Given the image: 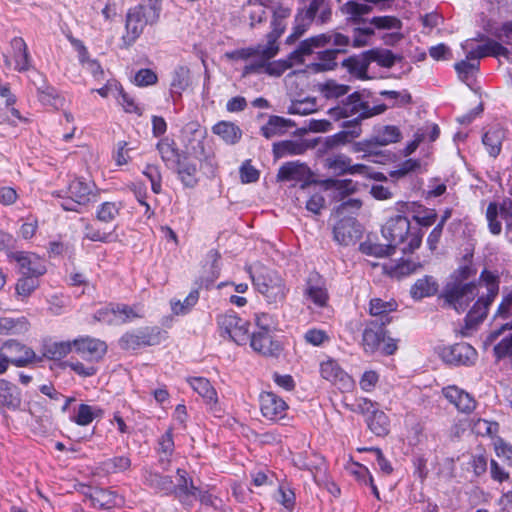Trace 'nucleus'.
I'll return each mask as SVG.
<instances>
[{
    "mask_svg": "<svg viewBox=\"0 0 512 512\" xmlns=\"http://www.w3.org/2000/svg\"><path fill=\"white\" fill-rule=\"evenodd\" d=\"M314 147V144L305 140H284L273 144V154L275 158L286 156L303 155L308 149Z\"/></svg>",
    "mask_w": 512,
    "mask_h": 512,
    "instance_id": "c85d7f7f",
    "label": "nucleus"
},
{
    "mask_svg": "<svg viewBox=\"0 0 512 512\" xmlns=\"http://www.w3.org/2000/svg\"><path fill=\"white\" fill-rule=\"evenodd\" d=\"M463 261L464 263L453 271L447 281L456 283H469L470 281L468 280L476 275L477 270L472 264V255H465L463 257Z\"/></svg>",
    "mask_w": 512,
    "mask_h": 512,
    "instance_id": "603ef678",
    "label": "nucleus"
},
{
    "mask_svg": "<svg viewBox=\"0 0 512 512\" xmlns=\"http://www.w3.org/2000/svg\"><path fill=\"white\" fill-rule=\"evenodd\" d=\"M399 211L401 213L413 212V219L419 226L430 227L437 220V213L434 209L422 208L421 205L415 203H399Z\"/></svg>",
    "mask_w": 512,
    "mask_h": 512,
    "instance_id": "7c9ffc66",
    "label": "nucleus"
},
{
    "mask_svg": "<svg viewBox=\"0 0 512 512\" xmlns=\"http://www.w3.org/2000/svg\"><path fill=\"white\" fill-rule=\"evenodd\" d=\"M439 284L437 280L430 275H425L423 278L418 279L410 289V295L415 300H421L426 297H431L437 294Z\"/></svg>",
    "mask_w": 512,
    "mask_h": 512,
    "instance_id": "2f4dec72",
    "label": "nucleus"
},
{
    "mask_svg": "<svg viewBox=\"0 0 512 512\" xmlns=\"http://www.w3.org/2000/svg\"><path fill=\"white\" fill-rule=\"evenodd\" d=\"M477 295L476 281L456 283L447 281L438 295L443 308H451L457 313H463Z\"/></svg>",
    "mask_w": 512,
    "mask_h": 512,
    "instance_id": "423d86ee",
    "label": "nucleus"
},
{
    "mask_svg": "<svg viewBox=\"0 0 512 512\" xmlns=\"http://www.w3.org/2000/svg\"><path fill=\"white\" fill-rule=\"evenodd\" d=\"M252 280L256 289L268 302L277 303L286 298L288 289L277 272L263 267L252 276Z\"/></svg>",
    "mask_w": 512,
    "mask_h": 512,
    "instance_id": "6e6552de",
    "label": "nucleus"
},
{
    "mask_svg": "<svg viewBox=\"0 0 512 512\" xmlns=\"http://www.w3.org/2000/svg\"><path fill=\"white\" fill-rule=\"evenodd\" d=\"M395 250L389 242L388 244H380L368 240L360 244V251L369 256L386 257L393 255Z\"/></svg>",
    "mask_w": 512,
    "mask_h": 512,
    "instance_id": "13d9d810",
    "label": "nucleus"
},
{
    "mask_svg": "<svg viewBox=\"0 0 512 512\" xmlns=\"http://www.w3.org/2000/svg\"><path fill=\"white\" fill-rule=\"evenodd\" d=\"M13 50V58L15 61L14 69L18 72H24L30 68V55L27 45L23 38L14 37L10 42Z\"/></svg>",
    "mask_w": 512,
    "mask_h": 512,
    "instance_id": "c9c22d12",
    "label": "nucleus"
},
{
    "mask_svg": "<svg viewBox=\"0 0 512 512\" xmlns=\"http://www.w3.org/2000/svg\"><path fill=\"white\" fill-rule=\"evenodd\" d=\"M177 483L171 489V493L180 501L184 506L191 507L194 501L197 500L198 487L193 483L192 478L186 470L177 469Z\"/></svg>",
    "mask_w": 512,
    "mask_h": 512,
    "instance_id": "6ab92c4d",
    "label": "nucleus"
},
{
    "mask_svg": "<svg viewBox=\"0 0 512 512\" xmlns=\"http://www.w3.org/2000/svg\"><path fill=\"white\" fill-rule=\"evenodd\" d=\"M334 240L344 246L355 244L362 236V228L353 217H343L333 229Z\"/></svg>",
    "mask_w": 512,
    "mask_h": 512,
    "instance_id": "f3484780",
    "label": "nucleus"
},
{
    "mask_svg": "<svg viewBox=\"0 0 512 512\" xmlns=\"http://www.w3.org/2000/svg\"><path fill=\"white\" fill-rule=\"evenodd\" d=\"M217 324L221 335H227L238 345L246 343L249 339V322L240 318L234 311H228L225 314L218 315Z\"/></svg>",
    "mask_w": 512,
    "mask_h": 512,
    "instance_id": "9d476101",
    "label": "nucleus"
},
{
    "mask_svg": "<svg viewBox=\"0 0 512 512\" xmlns=\"http://www.w3.org/2000/svg\"><path fill=\"white\" fill-rule=\"evenodd\" d=\"M29 329V322L25 317L9 318L0 317V334H21L27 332Z\"/></svg>",
    "mask_w": 512,
    "mask_h": 512,
    "instance_id": "6e6d98bb",
    "label": "nucleus"
},
{
    "mask_svg": "<svg viewBox=\"0 0 512 512\" xmlns=\"http://www.w3.org/2000/svg\"><path fill=\"white\" fill-rule=\"evenodd\" d=\"M174 167L177 174L185 187L193 188L197 185L198 179L196 177L197 167L195 163L188 161V156L185 153Z\"/></svg>",
    "mask_w": 512,
    "mask_h": 512,
    "instance_id": "e433bc0d",
    "label": "nucleus"
},
{
    "mask_svg": "<svg viewBox=\"0 0 512 512\" xmlns=\"http://www.w3.org/2000/svg\"><path fill=\"white\" fill-rule=\"evenodd\" d=\"M366 55L369 57L370 63L376 62L379 66L385 68H391L397 60L401 59L388 49H371L366 51Z\"/></svg>",
    "mask_w": 512,
    "mask_h": 512,
    "instance_id": "5fc2aeb1",
    "label": "nucleus"
},
{
    "mask_svg": "<svg viewBox=\"0 0 512 512\" xmlns=\"http://www.w3.org/2000/svg\"><path fill=\"white\" fill-rule=\"evenodd\" d=\"M509 54V50L500 42L487 38L485 44L479 45L476 49L469 51L466 55V59L478 61L487 56L508 58Z\"/></svg>",
    "mask_w": 512,
    "mask_h": 512,
    "instance_id": "bb28decb",
    "label": "nucleus"
},
{
    "mask_svg": "<svg viewBox=\"0 0 512 512\" xmlns=\"http://www.w3.org/2000/svg\"><path fill=\"white\" fill-rule=\"evenodd\" d=\"M383 237L403 254H411L422 243L424 233L418 227H411L409 219L399 214L387 220L381 229Z\"/></svg>",
    "mask_w": 512,
    "mask_h": 512,
    "instance_id": "f03ea898",
    "label": "nucleus"
},
{
    "mask_svg": "<svg viewBox=\"0 0 512 512\" xmlns=\"http://www.w3.org/2000/svg\"><path fill=\"white\" fill-rule=\"evenodd\" d=\"M20 406L21 392L19 388L5 379H0V409L17 410Z\"/></svg>",
    "mask_w": 512,
    "mask_h": 512,
    "instance_id": "c756f323",
    "label": "nucleus"
},
{
    "mask_svg": "<svg viewBox=\"0 0 512 512\" xmlns=\"http://www.w3.org/2000/svg\"><path fill=\"white\" fill-rule=\"evenodd\" d=\"M388 109V105L379 104L370 106L364 100L363 93L355 91L348 94L336 106L328 110V115L335 121L343 118L354 117L352 120L344 121L342 128L361 127V122L365 119L384 113Z\"/></svg>",
    "mask_w": 512,
    "mask_h": 512,
    "instance_id": "f257e3e1",
    "label": "nucleus"
},
{
    "mask_svg": "<svg viewBox=\"0 0 512 512\" xmlns=\"http://www.w3.org/2000/svg\"><path fill=\"white\" fill-rule=\"evenodd\" d=\"M372 10L371 5L356 1H348L341 7V11L346 16L347 21L354 24L364 23V16L371 13Z\"/></svg>",
    "mask_w": 512,
    "mask_h": 512,
    "instance_id": "ea45409f",
    "label": "nucleus"
},
{
    "mask_svg": "<svg viewBox=\"0 0 512 512\" xmlns=\"http://www.w3.org/2000/svg\"><path fill=\"white\" fill-rule=\"evenodd\" d=\"M320 373L323 379L338 385L340 389H350L353 385L352 378L332 359L322 362Z\"/></svg>",
    "mask_w": 512,
    "mask_h": 512,
    "instance_id": "b1692460",
    "label": "nucleus"
},
{
    "mask_svg": "<svg viewBox=\"0 0 512 512\" xmlns=\"http://www.w3.org/2000/svg\"><path fill=\"white\" fill-rule=\"evenodd\" d=\"M351 158L345 154H334L324 159V167L336 176L346 175L350 168Z\"/></svg>",
    "mask_w": 512,
    "mask_h": 512,
    "instance_id": "864d4df0",
    "label": "nucleus"
},
{
    "mask_svg": "<svg viewBox=\"0 0 512 512\" xmlns=\"http://www.w3.org/2000/svg\"><path fill=\"white\" fill-rule=\"evenodd\" d=\"M31 81L36 87L39 101L44 105L54 106L58 99V94L56 89L47 83L45 77L36 72L35 78H32Z\"/></svg>",
    "mask_w": 512,
    "mask_h": 512,
    "instance_id": "4c0bfd02",
    "label": "nucleus"
},
{
    "mask_svg": "<svg viewBox=\"0 0 512 512\" xmlns=\"http://www.w3.org/2000/svg\"><path fill=\"white\" fill-rule=\"evenodd\" d=\"M187 381L192 389L197 392L207 404L212 405L217 403V392L208 379L204 377H191L188 378Z\"/></svg>",
    "mask_w": 512,
    "mask_h": 512,
    "instance_id": "79ce46f5",
    "label": "nucleus"
},
{
    "mask_svg": "<svg viewBox=\"0 0 512 512\" xmlns=\"http://www.w3.org/2000/svg\"><path fill=\"white\" fill-rule=\"evenodd\" d=\"M85 495L91 500L92 505L98 509H111L124 503L123 497L111 489L89 487Z\"/></svg>",
    "mask_w": 512,
    "mask_h": 512,
    "instance_id": "5701e85b",
    "label": "nucleus"
},
{
    "mask_svg": "<svg viewBox=\"0 0 512 512\" xmlns=\"http://www.w3.org/2000/svg\"><path fill=\"white\" fill-rule=\"evenodd\" d=\"M67 194L62 196L59 192H55L53 196L59 199L58 204L63 210L80 213L82 207L97 202L99 191L94 182L77 177L70 181Z\"/></svg>",
    "mask_w": 512,
    "mask_h": 512,
    "instance_id": "39448f33",
    "label": "nucleus"
},
{
    "mask_svg": "<svg viewBox=\"0 0 512 512\" xmlns=\"http://www.w3.org/2000/svg\"><path fill=\"white\" fill-rule=\"evenodd\" d=\"M385 322L371 320L366 322L362 333V347L366 353L377 351L382 342L385 341L386 329Z\"/></svg>",
    "mask_w": 512,
    "mask_h": 512,
    "instance_id": "412c9836",
    "label": "nucleus"
},
{
    "mask_svg": "<svg viewBox=\"0 0 512 512\" xmlns=\"http://www.w3.org/2000/svg\"><path fill=\"white\" fill-rule=\"evenodd\" d=\"M501 215L508 229H512V198H506L498 207L497 203L491 202L486 211L489 230L492 234L498 235L502 230L498 215Z\"/></svg>",
    "mask_w": 512,
    "mask_h": 512,
    "instance_id": "dca6fc26",
    "label": "nucleus"
},
{
    "mask_svg": "<svg viewBox=\"0 0 512 512\" xmlns=\"http://www.w3.org/2000/svg\"><path fill=\"white\" fill-rule=\"evenodd\" d=\"M190 71L184 66L177 67L172 74L171 93L181 95V93L189 86Z\"/></svg>",
    "mask_w": 512,
    "mask_h": 512,
    "instance_id": "bf43d9fd",
    "label": "nucleus"
},
{
    "mask_svg": "<svg viewBox=\"0 0 512 512\" xmlns=\"http://www.w3.org/2000/svg\"><path fill=\"white\" fill-rule=\"evenodd\" d=\"M304 300L323 308L329 301V293L325 279L316 271L309 273L303 288Z\"/></svg>",
    "mask_w": 512,
    "mask_h": 512,
    "instance_id": "4468645a",
    "label": "nucleus"
},
{
    "mask_svg": "<svg viewBox=\"0 0 512 512\" xmlns=\"http://www.w3.org/2000/svg\"><path fill=\"white\" fill-rule=\"evenodd\" d=\"M438 354L445 363L453 366H472L478 357L476 349L466 342L439 348Z\"/></svg>",
    "mask_w": 512,
    "mask_h": 512,
    "instance_id": "f8f14e48",
    "label": "nucleus"
},
{
    "mask_svg": "<svg viewBox=\"0 0 512 512\" xmlns=\"http://www.w3.org/2000/svg\"><path fill=\"white\" fill-rule=\"evenodd\" d=\"M397 304L395 302L383 301L380 298H374L370 301L369 312L372 316L377 317L375 320L389 324L392 318L389 313L396 310Z\"/></svg>",
    "mask_w": 512,
    "mask_h": 512,
    "instance_id": "a18cd8bd",
    "label": "nucleus"
},
{
    "mask_svg": "<svg viewBox=\"0 0 512 512\" xmlns=\"http://www.w3.org/2000/svg\"><path fill=\"white\" fill-rule=\"evenodd\" d=\"M115 229L106 231L96 224L87 223L84 229V238L93 242L108 243L112 241Z\"/></svg>",
    "mask_w": 512,
    "mask_h": 512,
    "instance_id": "680f3d73",
    "label": "nucleus"
},
{
    "mask_svg": "<svg viewBox=\"0 0 512 512\" xmlns=\"http://www.w3.org/2000/svg\"><path fill=\"white\" fill-rule=\"evenodd\" d=\"M318 90L325 99L336 100L340 97L348 95L351 87L349 85L339 84L335 80H327L324 83L318 85Z\"/></svg>",
    "mask_w": 512,
    "mask_h": 512,
    "instance_id": "8fccbe9b",
    "label": "nucleus"
},
{
    "mask_svg": "<svg viewBox=\"0 0 512 512\" xmlns=\"http://www.w3.org/2000/svg\"><path fill=\"white\" fill-rule=\"evenodd\" d=\"M7 256L9 261H14L19 265L23 275L42 276L46 273L43 260L33 253L15 251L9 252Z\"/></svg>",
    "mask_w": 512,
    "mask_h": 512,
    "instance_id": "aec40b11",
    "label": "nucleus"
},
{
    "mask_svg": "<svg viewBox=\"0 0 512 512\" xmlns=\"http://www.w3.org/2000/svg\"><path fill=\"white\" fill-rule=\"evenodd\" d=\"M199 299V291L198 289L192 290L188 296L184 299L183 302L181 301H175L171 302L172 311L176 315H184L188 313L191 308L196 305Z\"/></svg>",
    "mask_w": 512,
    "mask_h": 512,
    "instance_id": "69168bd1",
    "label": "nucleus"
},
{
    "mask_svg": "<svg viewBox=\"0 0 512 512\" xmlns=\"http://www.w3.org/2000/svg\"><path fill=\"white\" fill-rule=\"evenodd\" d=\"M160 13L161 0H147L130 8L126 15V34L122 37L125 46H131L146 26L155 25L159 21Z\"/></svg>",
    "mask_w": 512,
    "mask_h": 512,
    "instance_id": "7ed1b4c3",
    "label": "nucleus"
},
{
    "mask_svg": "<svg viewBox=\"0 0 512 512\" xmlns=\"http://www.w3.org/2000/svg\"><path fill=\"white\" fill-rule=\"evenodd\" d=\"M370 65L369 57L366 51L359 54L350 56L342 62V66L354 77L358 79H367V71Z\"/></svg>",
    "mask_w": 512,
    "mask_h": 512,
    "instance_id": "58836bf2",
    "label": "nucleus"
},
{
    "mask_svg": "<svg viewBox=\"0 0 512 512\" xmlns=\"http://www.w3.org/2000/svg\"><path fill=\"white\" fill-rule=\"evenodd\" d=\"M157 150L168 167H174V165L180 161V158L185 153H180V151L175 147L174 141H170L168 138L161 139L157 143Z\"/></svg>",
    "mask_w": 512,
    "mask_h": 512,
    "instance_id": "49530a36",
    "label": "nucleus"
},
{
    "mask_svg": "<svg viewBox=\"0 0 512 512\" xmlns=\"http://www.w3.org/2000/svg\"><path fill=\"white\" fill-rule=\"evenodd\" d=\"M0 354L16 367H26L37 362V355L34 350L14 339L7 340L1 346Z\"/></svg>",
    "mask_w": 512,
    "mask_h": 512,
    "instance_id": "ddd939ff",
    "label": "nucleus"
},
{
    "mask_svg": "<svg viewBox=\"0 0 512 512\" xmlns=\"http://www.w3.org/2000/svg\"><path fill=\"white\" fill-rule=\"evenodd\" d=\"M73 349L88 362H98L107 353V344L97 338L82 336L73 340Z\"/></svg>",
    "mask_w": 512,
    "mask_h": 512,
    "instance_id": "2eb2a0df",
    "label": "nucleus"
},
{
    "mask_svg": "<svg viewBox=\"0 0 512 512\" xmlns=\"http://www.w3.org/2000/svg\"><path fill=\"white\" fill-rule=\"evenodd\" d=\"M38 277L39 276L23 275L19 278L15 286L17 295L23 298L29 297L39 286Z\"/></svg>",
    "mask_w": 512,
    "mask_h": 512,
    "instance_id": "e2e57ef3",
    "label": "nucleus"
},
{
    "mask_svg": "<svg viewBox=\"0 0 512 512\" xmlns=\"http://www.w3.org/2000/svg\"><path fill=\"white\" fill-rule=\"evenodd\" d=\"M212 132L229 145L238 143L242 138L240 127L230 121H219L212 127Z\"/></svg>",
    "mask_w": 512,
    "mask_h": 512,
    "instance_id": "f704fd0d",
    "label": "nucleus"
},
{
    "mask_svg": "<svg viewBox=\"0 0 512 512\" xmlns=\"http://www.w3.org/2000/svg\"><path fill=\"white\" fill-rule=\"evenodd\" d=\"M325 46V36L316 35L300 42L298 47L289 54L293 63H303V57L312 54L314 48Z\"/></svg>",
    "mask_w": 512,
    "mask_h": 512,
    "instance_id": "72a5a7b5",
    "label": "nucleus"
},
{
    "mask_svg": "<svg viewBox=\"0 0 512 512\" xmlns=\"http://www.w3.org/2000/svg\"><path fill=\"white\" fill-rule=\"evenodd\" d=\"M145 484L151 489L165 494H170L171 489L174 488V483L170 476L161 475L153 471L146 472Z\"/></svg>",
    "mask_w": 512,
    "mask_h": 512,
    "instance_id": "09e8293b",
    "label": "nucleus"
},
{
    "mask_svg": "<svg viewBox=\"0 0 512 512\" xmlns=\"http://www.w3.org/2000/svg\"><path fill=\"white\" fill-rule=\"evenodd\" d=\"M346 49L335 48L327 49L318 53V62L311 64V69L314 72H323L333 70L336 66V58L340 53H345Z\"/></svg>",
    "mask_w": 512,
    "mask_h": 512,
    "instance_id": "c03bdc74",
    "label": "nucleus"
},
{
    "mask_svg": "<svg viewBox=\"0 0 512 512\" xmlns=\"http://www.w3.org/2000/svg\"><path fill=\"white\" fill-rule=\"evenodd\" d=\"M444 397L452 403L460 412L470 413L476 407V401L466 391L457 386H448L443 388Z\"/></svg>",
    "mask_w": 512,
    "mask_h": 512,
    "instance_id": "a878e982",
    "label": "nucleus"
},
{
    "mask_svg": "<svg viewBox=\"0 0 512 512\" xmlns=\"http://www.w3.org/2000/svg\"><path fill=\"white\" fill-rule=\"evenodd\" d=\"M494 300L495 299L490 298L488 296L479 297L478 300L471 307V309L468 311V314L474 316V318L477 319L478 321L483 322L484 319L487 317L489 307L491 306Z\"/></svg>",
    "mask_w": 512,
    "mask_h": 512,
    "instance_id": "338daca9",
    "label": "nucleus"
},
{
    "mask_svg": "<svg viewBox=\"0 0 512 512\" xmlns=\"http://www.w3.org/2000/svg\"><path fill=\"white\" fill-rule=\"evenodd\" d=\"M367 424L371 432L378 437H385L390 431L389 418L379 409L368 417Z\"/></svg>",
    "mask_w": 512,
    "mask_h": 512,
    "instance_id": "3c124183",
    "label": "nucleus"
},
{
    "mask_svg": "<svg viewBox=\"0 0 512 512\" xmlns=\"http://www.w3.org/2000/svg\"><path fill=\"white\" fill-rule=\"evenodd\" d=\"M313 176L314 174L307 164L290 161L280 166L276 180L277 182H293V186L299 184L300 189H305L315 182Z\"/></svg>",
    "mask_w": 512,
    "mask_h": 512,
    "instance_id": "9b49d317",
    "label": "nucleus"
},
{
    "mask_svg": "<svg viewBox=\"0 0 512 512\" xmlns=\"http://www.w3.org/2000/svg\"><path fill=\"white\" fill-rule=\"evenodd\" d=\"M301 2L305 6L297 10L293 31L286 39L287 44L296 42L309 29L313 21L322 25L331 19L332 11L328 0H301Z\"/></svg>",
    "mask_w": 512,
    "mask_h": 512,
    "instance_id": "20e7f679",
    "label": "nucleus"
},
{
    "mask_svg": "<svg viewBox=\"0 0 512 512\" xmlns=\"http://www.w3.org/2000/svg\"><path fill=\"white\" fill-rule=\"evenodd\" d=\"M480 281L484 282L487 288L485 296L495 299L499 293V276L494 272L484 269L480 274Z\"/></svg>",
    "mask_w": 512,
    "mask_h": 512,
    "instance_id": "774afa93",
    "label": "nucleus"
},
{
    "mask_svg": "<svg viewBox=\"0 0 512 512\" xmlns=\"http://www.w3.org/2000/svg\"><path fill=\"white\" fill-rule=\"evenodd\" d=\"M279 52V45H266L260 58L254 59L251 63L244 66L242 77L251 74L265 73L269 76L280 77L286 70L294 64L289 58L286 60L271 61Z\"/></svg>",
    "mask_w": 512,
    "mask_h": 512,
    "instance_id": "0eeeda50",
    "label": "nucleus"
},
{
    "mask_svg": "<svg viewBox=\"0 0 512 512\" xmlns=\"http://www.w3.org/2000/svg\"><path fill=\"white\" fill-rule=\"evenodd\" d=\"M371 139L374 146H386L399 142L402 139V133L397 126L386 125L376 129Z\"/></svg>",
    "mask_w": 512,
    "mask_h": 512,
    "instance_id": "a19ab883",
    "label": "nucleus"
},
{
    "mask_svg": "<svg viewBox=\"0 0 512 512\" xmlns=\"http://www.w3.org/2000/svg\"><path fill=\"white\" fill-rule=\"evenodd\" d=\"M250 345L254 351L266 357H278L282 351L280 343L273 339L269 327L253 332Z\"/></svg>",
    "mask_w": 512,
    "mask_h": 512,
    "instance_id": "a211bd4d",
    "label": "nucleus"
},
{
    "mask_svg": "<svg viewBox=\"0 0 512 512\" xmlns=\"http://www.w3.org/2000/svg\"><path fill=\"white\" fill-rule=\"evenodd\" d=\"M504 139V129L499 126H494L484 133L482 137V143L485 146L488 154L491 157L496 158L501 152L502 143Z\"/></svg>",
    "mask_w": 512,
    "mask_h": 512,
    "instance_id": "473e14b6",
    "label": "nucleus"
},
{
    "mask_svg": "<svg viewBox=\"0 0 512 512\" xmlns=\"http://www.w3.org/2000/svg\"><path fill=\"white\" fill-rule=\"evenodd\" d=\"M291 126V120L285 119L280 116L272 115L269 117L268 122L261 127V134L266 139H271L275 136L285 134L287 129Z\"/></svg>",
    "mask_w": 512,
    "mask_h": 512,
    "instance_id": "37998d69",
    "label": "nucleus"
},
{
    "mask_svg": "<svg viewBox=\"0 0 512 512\" xmlns=\"http://www.w3.org/2000/svg\"><path fill=\"white\" fill-rule=\"evenodd\" d=\"M164 332L157 326L143 327L131 332H126L119 339V346L123 350H136L143 346L159 345Z\"/></svg>",
    "mask_w": 512,
    "mask_h": 512,
    "instance_id": "1a4fd4ad",
    "label": "nucleus"
},
{
    "mask_svg": "<svg viewBox=\"0 0 512 512\" xmlns=\"http://www.w3.org/2000/svg\"><path fill=\"white\" fill-rule=\"evenodd\" d=\"M262 415L269 420H280L286 416L287 403L273 392H263L260 395Z\"/></svg>",
    "mask_w": 512,
    "mask_h": 512,
    "instance_id": "4be33fe9",
    "label": "nucleus"
},
{
    "mask_svg": "<svg viewBox=\"0 0 512 512\" xmlns=\"http://www.w3.org/2000/svg\"><path fill=\"white\" fill-rule=\"evenodd\" d=\"M158 453L162 465H168L174 452L173 429L169 428L158 440Z\"/></svg>",
    "mask_w": 512,
    "mask_h": 512,
    "instance_id": "4d7b16f0",
    "label": "nucleus"
},
{
    "mask_svg": "<svg viewBox=\"0 0 512 512\" xmlns=\"http://www.w3.org/2000/svg\"><path fill=\"white\" fill-rule=\"evenodd\" d=\"M73 349V341L52 342L45 341L41 346V356L37 355V362L44 358L52 361H60Z\"/></svg>",
    "mask_w": 512,
    "mask_h": 512,
    "instance_id": "cd10ccee",
    "label": "nucleus"
},
{
    "mask_svg": "<svg viewBox=\"0 0 512 512\" xmlns=\"http://www.w3.org/2000/svg\"><path fill=\"white\" fill-rule=\"evenodd\" d=\"M263 49H264V44H257L255 46L235 49L233 51L226 52L225 57L228 60H233V61L248 60L250 58L258 59V58H260Z\"/></svg>",
    "mask_w": 512,
    "mask_h": 512,
    "instance_id": "052dcab7",
    "label": "nucleus"
},
{
    "mask_svg": "<svg viewBox=\"0 0 512 512\" xmlns=\"http://www.w3.org/2000/svg\"><path fill=\"white\" fill-rule=\"evenodd\" d=\"M343 131H340L332 136H329L325 139L323 146L324 151L333 149L339 145L346 144L350 142L351 139L358 138L361 133V127L354 128H343Z\"/></svg>",
    "mask_w": 512,
    "mask_h": 512,
    "instance_id": "de8ad7c7",
    "label": "nucleus"
},
{
    "mask_svg": "<svg viewBox=\"0 0 512 512\" xmlns=\"http://www.w3.org/2000/svg\"><path fill=\"white\" fill-rule=\"evenodd\" d=\"M120 212V206L115 202L102 203L96 212V219L103 223H111Z\"/></svg>",
    "mask_w": 512,
    "mask_h": 512,
    "instance_id": "0e129e2a",
    "label": "nucleus"
},
{
    "mask_svg": "<svg viewBox=\"0 0 512 512\" xmlns=\"http://www.w3.org/2000/svg\"><path fill=\"white\" fill-rule=\"evenodd\" d=\"M271 11V31L266 35V45H278V39L286 29V20L291 15V9L278 5L276 7H271Z\"/></svg>",
    "mask_w": 512,
    "mask_h": 512,
    "instance_id": "393cba45",
    "label": "nucleus"
}]
</instances>
